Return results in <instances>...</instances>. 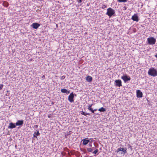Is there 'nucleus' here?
Segmentation results:
<instances>
[{
    "label": "nucleus",
    "instance_id": "obj_1",
    "mask_svg": "<svg viewBox=\"0 0 157 157\" xmlns=\"http://www.w3.org/2000/svg\"><path fill=\"white\" fill-rule=\"evenodd\" d=\"M105 14L108 15L109 18L112 16H114L115 14V10L109 7L107 9V11Z\"/></svg>",
    "mask_w": 157,
    "mask_h": 157
},
{
    "label": "nucleus",
    "instance_id": "obj_2",
    "mask_svg": "<svg viewBox=\"0 0 157 157\" xmlns=\"http://www.w3.org/2000/svg\"><path fill=\"white\" fill-rule=\"evenodd\" d=\"M148 74L151 76L155 77L157 76V70L154 68L151 67L149 69Z\"/></svg>",
    "mask_w": 157,
    "mask_h": 157
},
{
    "label": "nucleus",
    "instance_id": "obj_3",
    "mask_svg": "<svg viewBox=\"0 0 157 157\" xmlns=\"http://www.w3.org/2000/svg\"><path fill=\"white\" fill-rule=\"evenodd\" d=\"M147 42L148 44L153 45L155 44L156 39L154 37H149L147 39Z\"/></svg>",
    "mask_w": 157,
    "mask_h": 157
},
{
    "label": "nucleus",
    "instance_id": "obj_4",
    "mask_svg": "<svg viewBox=\"0 0 157 157\" xmlns=\"http://www.w3.org/2000/svg\"><path fill=\"white\" fill-rule=\"evenodd\" d=\"M76 94L73 93V92L71 93L68 96V100L71 103H72L74 101V98L75 97H76Z\"/></svg>",
    "mask_w": 157,
    "mask_h": 157
},
{
    "label": "nucleus",
    "instance_id": "obj_5",
    "mask_svg": "<svg viewBox=\"0 0 157 157\" xmlns=\"http://www.w3.org/2000/svg\"><path fill=\"white\" fill-rule=\"evenodd\" d=\"M127 148L126 147L121 148L120 147L117 149L116 152L118 153L120 151H121V152H120L119 153L121 154H123L124 155L127 152Z\"/></svg>",
    "mask_w": 157,
    "mask_h": 157
},
{
    "label": "nucleus",
    "instance_id": "obj_6",
    "mask_svg": "<svg viewBox=\"0 0 157 157\" xmlns=\"http://www.w3.org/2000/svg\"><path fill=\"white\" fill-rule=\"evenodd\" d=\"M121 78L124 80V82L125 83L131 80L130 77L126 74L122 76L121 77Z\"/></svg>",
    "mask_w": 157,
    "mask_h": 157
},
{
    "label": "nucleus",
    "instance_id": "obj_7",
    "mask_svg": "<svg viewBox=\"0 0 157 157\" xmlns=\"http://www.w3.org/2000/svg\"><path fill=\"white\" fill-rule=\"evenodd\" d=\"M114 85L117 87H120L122 85V81L120 79H117L114 81Z\"/></svg>",
    "mask_w": 157,
    "mask_h": 157
},
{
    "label": "nucleus",
    "instance_id": "obj_8",
    "mask_svg": "<svg viewBox=\"0 0 157 157\" xmlns=\"http://www.w3.org/2000/svg\"><path fill=\"white\" fill-rule=\"evenodd\" d=\"M131 19L134 21L138 22L139 20V17L137 14H135L132 16Z\"/></svg>",
    "mask_w": 157,
    "mask_h": 157
},
{
    "label": "nucleus",
    "instance_id": "obj_9",
    "mask_svg": "<svg viewBox=\"0 0 157 157\" xmlns=\"http://www.w3.org/2000/svg\"><path fill=\"white\" fill-rule=\"evenodd\" d=\"M136 95L138 98H142L143 97V93L139 90H137L136 91Z\"/></svg>",
    "mask_w": 157,
    "mask_h": 157
},
{
    "label": "nucleus",
    "instance_id": "obj_10",
    "mask_svg": "<svg viewBox=\"0 0 157 157\" xmlns=\"http://www.w3.org/2000/svg\"><path fill=\"white\" fill-rule=\"evenodd\" d=\"M40 26V24L38 23L34 22L31 25L33 29H37Z\"/></svg>",
    "mask_w": 157,
    "mask_h": 157
},
{
    "label": "nucleus",
    "instance_id": "obj_11",
    "mask_svg": "<svg viewBox=\"0 0 157 157\" xmlns=\"http://www.w3.org/2000/svg\"><path fill=\"white\" fill-rule=\"evenodd\" d=\"M16 125L15 123L13 122L10 123L9 125L8 126V128L13 129L16 127Z\"/></svg>",
    "mask_w": 157,
    "mask_h": 157
},
{
    "label": "nucleus",
    "instance_id": "obj_12",
    "mask_svg": "<svg viewBox=\"0 0 157 157\" xmlns=\"http://www.w3.org/2000/svg\"><path fill=\"white\" fill-rule=\"evenodd\" d=\"M23 123L24 121L23 120H17L15 124L16 126H21L23 124Z\"/></svg>",
    "mask_w": 157,
    "mask_h": 157
},
{
    "label": "nucleus",
    "instance_id": "obj_13",
    "mask_svg": "<svg viewBox=\"0 0 157 157\" xmlns=\"http://www.w3.org/2000/svg\"><path fill=\"white\" fill-rule=\"evenodd\" d=\"M83 141L82 144L84 145H86L89 142V140L88 139V138H86L82 140V141Z\"/></svg>",
    "mask_w": 157,
    "mask_h": 157
},
{
    "label": "nucleus",
    "instance_id": "obj_14",
    "mask_svg": "<svg viewBox=\"0 0 157 157\" xmlns=\"http://www.w3.org/2000/svg\"><path fill=\"white\" fill-rule=\"evenodd\" d=\"M61 91L62 93H66L67 94L70 93V91L69 90H67L65 88L62 89L61 90Z\"/></svg>",
    "mask_w": 157,
    "mask_h": 157
},
{
    "label": "nucleus",
    "instance_id": "obj_15",
    "mask_svg": "<svg viewBox=\"0 0 157 157\" xmlns=\"http://www.w3.org/2000/svg\"><path fill=\"white\" fill-rule=\"evenodd\" d=\"M92 78L90 76H87L86 78V80L88 82H91L92 81Z\"/></svg>",
    "mask_w": 157,
    "mask_h": 157
},
{
    "label": "nucleus",
    "instance_id": "obj_16",
    "mask_svg": "<svg viewBox=\"0 0 157 157\" xmlns=\"http://www.w3.org/2000/svg\"><path fill=\"white\" fill-rule=\"evenodd\" d=\"M2 5L4 7H7L9 6V4L8 3V2H7L6 1H4L2 3Z\"/></svg>",
    "mask_w": 157,
    "mask_h": 157
},
{
    "label": "nucleus",
    "instance_id": "obj_17",
    "mask_svg": "<svg viewBox=\"0 0 157 157\" xmlns=\"http://www.w3.org/2000/svg\"><path fill=\"white\" fill-rule=\"evenodd\" d=\"M98 110L101 112H104L106 111V109L105 108L103 107H102L98 109Z\"/></svg>",
    "mask_w": 157,
    "mask_h": 157
},
{
    "label": "nucleus",
    "instance_id": "obj_18",
    "mask_svg": "<svg viewBox=\"0 0 157 157\" xmlns=\"http://www.w3.org/2000/svg\"><path fill=\"white\" fill-rule=\"evenodd\" d=\"M81 114L82 115H84V116H86L87 115H90V113H86L83 112V111H81L80 112Z\"/></svg>",
    "mask_w": 157,
    "mask_h": 157
},
{
    "label": "nucleus",
    "instance_id": "obj_19",
    "mask_svg": "<svg viewBox=\"0 0 157 157\" xmlns=\"http://www.w3.org/2000/svg\"><path fill=\"white\" fill-rule=\"evenodd\" d=\"M34 133L36 136H40V134L39 132V131L38 130H36V131H35L34 132Z\"/></svg>",
    "mask_w": 157,
    "mask_h": 157
},
{
    "label": "nucleus",
    "instance_id": "obj_20",
    "mask_svg": "<svg viewBox=\"0 0 157 157\" xmlns=\"http://www.w3.org/2000/svg\"><path fill=\"white\" fill-rule=\"evenodd\" d=\"M93 105V104H91L89 105L88 106V109L90 111L91 110H92V106Z\"/></svg>",
    "mask_w": 157,
    "mask_h": 157
},
{
    "label": "nucleus",
    "instance_id": "obj_21",
    "mask_svg": "<svg viewBox=\"0 0 157 157\" xmlns=\"http://www.w3.org/2000/svg\"><path fill=\"white\" fill-rule=\"evenodd\" d=\"M80 150L82 151L84 153H86V150L84 149L80 148Z\"/></svg>",
    "mask_w": 157,
    "mask_h": 157
},
{
    "label": "nucleus",
    "instance_id": "obj_22",
    "mask_svg": "<svg viewBox=\"0 0 157 157\" xmlns=\"http://www.w3.org/2000/svg\"><path fill=\"white\" fill-rule=\"evenodd\" d=\"M120 2H127V0H117Z\"/></svg>",
    "mask_w": 157,
    "mask_h": 157
},
{
    "label": "nucleus",
    "instance_id": "obj_23",
    "mask_svg": "<svg viewBox=\"0 0 157 157\" xmlns=\"http://www.w3.org/2000/svg\"><path fill=\"white\" fill-rule=\"evenodd\" d=\"M87 150L88 152H91L93 151V149L91 148H87Z\"/></svg>",
    "mask_w": 157,
    "mask_h": 157
},
{
    "label": "nucleus",
    "instance_id": "obj_24",
    "mask_svg": "<svg viewBox=\"0 0 157 157\" xmlns=\"http://www.w3.org/2000/svg\"><path fill=\"white\" fill-rule=\"evenodd\" d=\"M98 149H96L94 151H93L92 153L94 155H96L98 152Z\"/></svg>",
    "mask_w": 157,
    "mask_h": 157
},
{
    "label": "nucleus",
    "instance_id": "obj_25",
    "mask_svg": "<svg viewBox=\"0 0 157 157\" xmlns=\"http://www.w3.org/2000/svg\"><path fill=\"white\" fill-rule=\"evenodd\" d=\"M97 109H93L92 108V110H91L90 111L92 113H94V112L95 111H97Z\"/></svg>",
    "mask_w": 157,
    "mask_h": 157
},
{
    "label": "nucleus",
    "instance_id": "obj_26",
    "mask_svg": "<svg viewBox=\"0 0 157 157\" xmlns=\"http://www.w3.org/2000/svg\"><path fill=\"white\" fill-rule=\"evenodd\" d=\"M65 77H66L65 76L63 75V76L61 77H60V79L61 80H63V79H64L65 78Z\"/></svg>",
    "mask_w": 157,
    "mask_h": 157
},
{
    "label": "nucleus",
    "instance_id": "obj_27",
    "mask_svg": "<svg viewBox=\"0 0 157 157\" xmlns=\"http://www.w3.org/2000/svg\"><path fill=\"white\" fill-rule=\"evenodd\" d=\"M106 6L105 5H102L101 8L102 9H105L106 7Z\"/></svg>",
    "mask_w": 157,
    "mask_h": 157
},
{
    "label": "nucleus",
    "instance_id": "obj_28",
    "mask_svg": "<svg viewBox=\"0 0 157 157\" xmlns=\"http://www.w3.org/2000/svg\"><path fill=\"white\" fill-rule=\"evenodd\" d=\"M3 87V84H0V90H2Z\"/></svg>",
    "mask_w": 157,
    "mask_h": 157
},
{
    "label": "nucleus",
    "instance_id": "obj_29",
    "mask_svg": "<svg viewBox=\"0 0 157 157\" xmlns=\"http://www.w3.org/2000/svg\"><path fill=\"white\" fill-rule=\"evenodd\" d=\"M38 125H35L33 127V128H38Z\"/></svg>",
    "mask_w": 157,
    "mask_h": 157
},
{
    "label": "nucleus",
    "instance_id": "obj_30",
    "mask_svg": "<svg viewBox=\"0 0 157 157\" xmlns=\"http://www.w3.org/2000/svg\"><path fill=\"white\" fill-rule=\"evenodd\" d=\"M128 148H130V149L131 150H132V147L129 144H128Z\"/></svg>",
    "mask_w": 157,
    "mask_h": 157
},
{
    "label": "nucleus",
    "instance_id": "obj_31",
    "mask_svg": "<svg viewBox=\"0 0 157 157\" xmlns=\"http://www.w3.org/2000/svg\"><path fill=\"white\" fill-rule=\"evenodd\" d=\"M45 78V76L44 75H43L42 76L41 78L42 80L44 79Z\"/></svg>",
    "mask_w": 157,
    "mask_h": 157
},
{
    "label": "nucleus",
    "instance_id": "obj_32",
    "mask_svg": "<svg viewBox=\"0 0 157 157\" xmlns=\"http://www.w3.org/2000/svg\"><path fill=\"white\" fill-rule=\"evenodd\" d=\"M33 137H35V138H37V136H36V134H34H34H33Z\"/></svg>",
    "mask_w": 157,
    "mask_h": 157
},
{
    "label": "nucleus",
    "instance_id": "obj_33",
    "mask_svg": "<svg viewBox=\"0 0 157 157\" xmlns=\"http://www.w3.org/2000/svg\"><path fill=\"white\" fill-rule=\"evenodd\" d=\"M48 118H50L51 117V115H49L48 116Z\"/></svg>",
    "mask_w": 157,
    "mask_h": 157
},
{
    "label": "nucleus",
    "instance_id": "obj_34",
    "mask_svg": "<svg viewBox=\"0 0 157 157\" xmlns=\"http://www.w3.org/2000/svg\"><path fill=\"white\" fill-rule=\"evenodd\" d=\"M155 56L156 58H157V53L155 54Z\"/></svg>",
    "mask_w": 157,
    "mask_h": 157
},
{
    "label": "nucleus",
    "instance_id": "obj_35",
    "mask_svg": "<svg viewBox=\"0 0 157 157\" xmlns=\"http://www.w3.org/2000/svg\"><path fill=\"white\" fill-rule=\"evenodd\" d=\"M89 146H90V147H92V145H91V144H89Z\"/></svg>",
    "mask_w": 157,
    "mask_h": 157
},
{
    "label": "nucleus",
    "instance_id": "obj_36",
    "mask_svg": "<svg viewBox=\"0 0 157 157\" xmlns=\"http://www.w3.org/2000/svg\"><path fill=\"white\" fill-rule=\"evenodd\" d=\"M54 104V103L53 102H52V105Z\"/></svg>",
    "mask_w": 157,
    "mask_h": 157
},
{
    "label": "nucleus",
    "instance_id": "obj_37",
    "mask_svg": "<svg viewBox=\"0 0 157 157\" xmlns=\"http://www.w3.org/2000/svg\"><path fill=\"white\" fill-rule=\"evenodd\" d=\"M92 149H93H93H94V147H92Z\"/></svg>",
    "mask_w": 157,
    "mask_h": 157
},
{
    "label": "nucleus",
    "instance_id": "obj_38",
    "mask_svg": "<svg viewBox=\"0 0 157 157\" xmlns=\"http://www.w3.org/2000/svg\"><path fill=\"white\" fill-rule=\"evenodd\" d=\"M126 8H125V10H126Z\"/></svg>",
    "mask_w": 157,
    "mask_h": 157
},
{
    "label": "nucleus",
    "instance_id": "obj_39",
    "mask_svg": "<svg viewBox=\"0 0 157 157\" xmlns=\"http://www.w3.org/2000/svg\"><path fill=\"white\" fill-rule=\"evenodd\" d=\"M69 135H70V133H69V134H68Z\"/></svg>",
    "mask_w": 157,
    "mask_h": 157
},
{
    "label": "nucleus",
    "instance_id": "obj_40",
    "mask_svg": "<svg viewBox=\"0 0 157 157\" xmlns=\"http://www.w3.org/2000/svg\"><path fill=\"white\" fill-rule=\"evenodd\" d=\"M69 135H70V133H69V134H68Z\"/></svg>",
    "mask_w": 157,
    "mask_h": 157
}]
</instances>
